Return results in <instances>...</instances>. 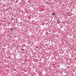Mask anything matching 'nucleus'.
Wrapping results in <instances>:
<instances>
[{
    "label": "nucleus",
    "instance_id": "nucleus-1",
    "mask_svg": "<svg viewBox=\"0 0 76 76\" xmlns=\"http://www.w3.org/2000/svg\"><path fill=\"white\" fill-rule=\"evenodd\" d=\"M52 15H55V14L54 13V12H53V13H52Z\"/></svg>",
    "mask_w": 76,
    "mask_h": 76
},
{
    "label": "nucleus",
    "instance_id": "nucleus-2",
    "mask_svg": "<svg viewBox=\"0 0 76 76\" xmlns=\"http://www.w3.org/2000/svg\"><path fill=\"white\" fill-rule=\"evenodd\" d=\"M15 37H16L15 36Z\"/></svg>",
    "mask_w": 76,
    "mask_h": 76
},
{
    "label": "nucleus",
    "instance_id": "nucleus-3",
    "mask_svg": "<svg viewBox=\"0 0 76 76\" xmlns=\"http://www.w3.org/2000/svg\"><path fill=\"white\" fill-rule=\"evenodd\" d=\"M21 50H22V49H21Z\"/></svg>",
    "mask_w": 76,
    "mask_h": 76
}]
</instances>
